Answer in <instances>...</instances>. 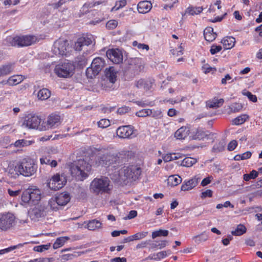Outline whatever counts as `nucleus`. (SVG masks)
Wrapping results in <instances>:
<instances>
[{
	"label": "nucleus",
	"mask_w": 262,
	"mask_h": 262,
	"mask_svg": "<svg viewBox=\"0 0 262 262\" xmlns=\"http://www.w3.org/2000/svg\"><path fill=\"white\" fill-rule=\"evenodd\" d=\"M182 158V155L180 153H168L163 157L164 162H169Z\"/></svg>",
	"instance_id": "30"
},
{
	"label": "nucleus",
	"mask_w": 262,
	"mask_h": 262,
	"mask_svg": "<svg viewBox=\"0 0 262 262\" xmlns=\"http://www.w3.org/2000/svg\"><path fill=\"white\" fill-rule=\"evenodd\" d=\"M105 76L107 80H108L111 83L115 82L117 77V72L113 67L106 68L105 70Z\"/></svg>",
	"instance_id": "20"
},
{
	"label": "nucleus",
	"mask_w": 262,
	"mask_h": 262,
	"mask_svg": "<svg viewBox=\"0 0 262 262\" xmlns=\"http://www.w3.org/2000/svg\"><path fill=\"white\" fill-rule=\"evenodd\" d=\"M237 142L236 140H232L229 142L227 148L229 151L233 150L237 146Z\"/></svg>",
	"instance_id": "61"
},
{
	"label": "nucleus",
	"mask_w": 262,
	"mask_h": 262,
	"mask_svg": "<svg viewBox=\"0 0 262 262\" xmlns=\"http://www.w3.org/2000/svg\"><path fill=\"white\" fill-rule=\"evenodd\" d=\"M32 213L35 217L39 218L43 215V211L38 208H35L33 209Z\"/></svg>",
	"instance_id": "60"
},
{
	"label": "nucleus",
	"mask_w": 262,
	"mask_h": 262,
	"mask_svg": "<svg viewBox=\"0 0 262 262\" xmlns=\"http://www.w3.org/2000/svg\"><path fill=\"white\" fill-rule=\"evenodd\" d=\"M57 203L55 198H52L49 201V206L52 210L57 211L59 209V206H60Z\"/></svg>",
	"instance_id": "47"
},
{
	"label": "nucleus",
	"mask_w": 262,
	"mask_h": 262,
	"mask_svg": "<svg viewBox=\"0 0 262 262\" xmlns=\"http://www.w3.org/2000/svg\"><path fill=\"white\" fill-rule=\"evenodd\" d=\"M148 234L147 231H142L132 235L134 241L140 240L146 237Z\"/></svg>",
	"instance_id": "45"
},
{
	"label": "nucleus",
	"mask_w": 262,
	"mask_h": 262,
	"mask_svg": "<svg viewBox=\"0 0 262 262\" xmlns=\"http://www.w3.org/2000/svg\"><path fill=\"white\" fill-rule=\"evenodd\" d=\"M134 133V128L130 125H124L119 127L116 134L120 138H131Z\"/></svg>",
	"instance_id": "15"
},
{
	"label": "nucleus",
	"mask_w": 262,
	"mask_h": 262,
	"mask_svg": "<svg viewBox=\"0 0 262 262\" xmlns=\"http://www.w3.org/2000/svg\"><path fill=\"white\" fill-rule=\"evenodd\" d=\"M60 116H48L47 119H43V126L41 128L43 130L55 128L60 125Z\"/></svg>",
	"instance_id": "12"
},
{
	"label": "nucleus",
	"mask_w": 262,
	"mask_h": 262,
	"mask_svg": "<svg viewBox=\"0 0 262 262\" xmlns=\"http://www.w3.org/2000/svg\"><path fill=\"white\" fill-rule=\"evenodd\" d=\"M208 236L207 235L202 233L200 235L194 236L193 239L194 240L196 243H200L202 242L205 241L207 239Z\"/></svg>",
	"instance_id": "51"
},
{
	"label": "nucleus",
	"mask_w": 262,
	"mask_h": 262,
	"mask_svg": "<svg viewBox=\"0 0 262 262\" xmlns=\"http://www.w3.org/2000/svg\"><path fill=\"white\" fill-rule=\"evenodd\" d=\"M14 68V63H9L0 67V77L10 74Z\"/></svg>",
	"instance_id": "25"
},
{
	"label": "nucleus",
	"mask_w": 262,
	"mask_h": 262,
	"mask_svg": "<svg viewBox=\"0 0 262 262\" xmlns=\"http://www.w3.org/2000/svg\"><path fill=\"white\" fill-rule=\"evenodd\" d=\"M15 223V216L11 213L0 214V229L7 231L12 228Z\"/></svg>",
	"instance_id": "9"
},
{
	"label": "nucleus",
	"mask_w": 262,
	"mask_h": 262,
	"mask_svg": "<svg viewBox=\"0 0 262 262\" xmlns=\"http://www.w3.org/2000/svg\"><path fill=\"white\" fill-rule=\"evenodd\" d=\"M224 100L222 98L218 99L214 97L206 102V106L207 108L215 109L222 106Z\"/></svg>",
	"instance_id": "19"
},
{
	"label": "nucleus",
	"mask_w": 262,
	"mask_h": 262,
	"mask_svg": "<svg viewBox=\"0 0 262 262\" xmlns=\"http://www.w3.org/2000/svg\"><path fill=\"white\" fill-rule=\"evenodd\" d=\"M126 4V0H120L116 3L115 6L112 9V11H117L123 7Z\"/></svg>",
	"instance_id": "52"
},
{
	"label": "nucleus",
	"mask_w": 262,
	"mask_h": 262,
	"mask_svg": "<svg viewBox=\"0 0 262 262\" xmlns=\"http://www.w3.org/2000/svg\"><path fill=\"white\" fill-rule=\"evenodd\" d=\"M243 108V105L241 103H233L229 106L230 111L229 113H236L239 112Z\"/></svg>",
	"instance_id": "39"
},
{
	"label": "nucleus",
	"mask_w": 262,
	"mask_h": 262,
	"mask_svg": "<svg viewBox=\"0 0 262 262\" xmlns=\"http://www.w3.org/2000/svg\"><path fill=\"white\" fill-rule=\"evenodd\" d=\"M152 4L148 1L140 2L137 6L138 11L140 13H146L150 11Z\"/></svg>",
	"instance_id": "22"
},
{
	"label": "nucleus",
	"mask_w": 262,
	"mask_h": 262,
	"mask_svg": "<svg viewBox=\"0 0 262 262\" xmlns=\"http://www.w3.org/2000/svg\"><path fill=\"white\" fill-rule=\"evenodd\" d=\"M22 246H23V245L21 244H19L17 245L11 246L8 248L1 250H0V254L2 255V254H4L6 253H8L12 250H13L16 249L17 248H18L19 247H21Z\"/></svg>",
	"instance_id": "54"
},
{
	"label": "nucleus",
	"mask_w": 262,
	"mask_h": 262,
	"mask_svg": "<svg viewBox=\"0 0 262 262\" xmlns=\"http://www.w3.org/2000/svg\"><path fill=\"white\" fill-rule=\"evenodd\" d=\"M168 231L167 230L160 229L157 231H154L152 233V238H155L159 236H167L168 234Z\"/></svg>",
	"instance_id": "41"
},
{
	"label": "nucleus",
	"mask_w": 262,
	"mask_h": 262,
	"mask_svg": "<svg viewBox=\"0 0 262 262\" xmlns=\"http://www.w3.org/2000/svg\"><path fill=\"white\" fill-rule=\"evenodd\" d=\"M189 128L186 126H182L179 128L174 133V137L179 140H183L189 134Z\"/></svg>",
	"instance_id": "21"
},
{
	"label": "nucleus",
	"mask_w": 262,
	"mask_h": 262,
	"mask_svg": "<svg viewBox=\"0 0 262 262\" xmlns=\"http://www.w3.org/2000/svg\"><path fill=\"white\" fill-rule=\"evenodd\" d=\"M221 42L226 49H231L234 47L235 43V39L232 36H228L224 38Z\"/></svg>",
	"instance_id": "28"
},
{
	"label": "nucleus",
	"mask_w": 262,
	"mask_h": 262,
	"mask_svg": "<svg viewBox=\"0 0 262 262\" xmlns=\"http://www.w3.org/2000/svg\"><path fill=\"white\" fill-rule=\"evenodd\" d=\"M258 175V173L255 170H252L249 173L244 174L243 175V179L245 181H249L251 179H255Z\"/></svg>",
	"instance_id": "37"
},
{
	"label": "nucleus",
	"mask_w": 262,
	"mask_h": 262,
	"mask_svg": "<svg viewBox=\"0 0 262 262\" xmlns=\"http://www.w3.org/2000/svg\"><path fill=\"white\" fill-rule=\"evenodd\" d=\"M102 3V2H101V1L85 3L83 5V6L82 8V11L86 12L87 10L85 11V9L93 8L94 6H95L96 5H98L101 4Z\"/></svg>",
	"instance_id": "49"
},
{
	"label": "nucleus",
	"mask_w": 262,
	"mask_h": 262,
	"mask_svg": "<svg viewBox=\"0 0 262 262\" xmlns=\"http://www.w3.org/2000/svg\"><path fill=\"white\" fill-rule=\"evenodd\" d=\"M21 80V77H20L19 76H13L8 79V82L11 85H16L20 83Z\"/></svg>",
	"instance_id": "46"
},
{
	"label": "nucleus",
	"mask_w": 262,
	"mask_h": 262,
	"mask_svg": "<svg viewBox=\"0 0 262 262\" xmlns=\"http://www.w3.org/2000/svg\"><path fill=\"white\" fill-rule=\"evenodd\" d=\"M91 191L97 195L110 194L113 185L108 178L101 177L100 178H95L91 183L90 186Z\"/></svg>",
	"instance_id": "3"
},
{
	"label": "nucleus",
	"mask_w": 262,
	"mask_h": 262,
	"mask_svg": "<svg viewBox=\"0 0 262 262\" xmlns=\"http://www.w3.org/2000/svg\"><path fill=\"white\" fill-rule=\"evenodd\" d=\"M196 159L191 157H186L181 162V165L184 167H191L196 163Z\"/></svg>",
	"instance_id": "34"
},
{
	"label": "nucleus",
	"mask_w": 262,
	"mask_h": 262,
	"mask_svg": "<svg viewBox=\"0 0 262 262\" xmlns=\"http://www.w3.org/2000/svg\"><path fill=\"white\" fill-rule=\"evenodd\" d=\"M21 175L25 177H30L36 173L37 165L33 159L29 156L19 160Z\"/></svg>",
	"instance_id": "4"
},
{
	"label": "nucleus",
	"mask_w": 262,
	"mask_h": 262,
	"mask_svg": "<svg viewBox=\"0 0 262 262\" xmlns=\"http://www.w3.org/2000/svg\"><path fill=\"white\" fill-rule=\"evenodd\" d=\"M67 183V179L63 175L56 173L52 177L48 183V187L52 190H58L62 188Z\"/></svg>",
	"instance_id": "10"
},
{
	"label": "nucleus",
	"mask_w": 262,
	"mask_h": 262,
	"mask_svg": "<svg viewBox=\"0 0 262 262\" xmlns=\"http://www.w3.org/2000/svg\"><path fill=\"white\" fill-rule=\"evenodd\" d=\"M130 109L126 106H123L120 108H119L117 110V113L120 115H123L124 114L128 113Z\"/></svg>",
	"instance_id": "63"
},
{
	"label": "nucleus",
	"mask_w": 262,
	"mask_h": 262,
	"mask_svg": "<svg viewBox=\"0 0 262 262\" xmlns=\"http://www.w3.org/2000/svg\"><path fill=\"white\" fill-rule=\"evenodd\" d=\"M249 118V116H237L236 118L233 119L232 124L238 125L244 123Z\"/></svg>",
	"instance_id": "36"
},
{
	"label": "nucleus",
	"mask_w": 262,
	"mask_h": 262,
	"mask_svg": "<svg viewBox=\"0 0 262 262\" xmlns=\"http://www.w3.org/2000/svg\"><path fill=\"white\" fill-rule=\"evenodd\" d=\"M111 124V121L109 119H102L98 122V125L100 128H106Z\"/></svg>",
	"instance_id": "48"
},
{
	"label": "nucleus",
	"mask_w": 262,
	"mask_h": 262,
	"mask_svg": "<svg viewBox=\"0 0 262 262\" xmlns=\"http://www.w3.org/2000/svg\"><path fill=\"white\" fill-rule=\"evenodd\" d=\"M105 61L101 57H97L93 60L91 67L87 68L86 75L89 78H93L97 75L105 66Z\"/></svg>",
	"instance_id": "7"
},
{
	"label": "nucleus",
	"mask_w": 262,
	"mask_h": 262,
	"mask_svg": "<svg viewBox=\"0 0 262 262\" xmlns=\"http://www.w3.org/2000/svg\"><path fill=\"white\" fill-rule=\"evenodd\" d=\"M10 143V139L9 137H4L0 139V145L5 148H7Z\"/></svg>",
	"instance_id": "50"
},
{
	"label": "nucleus",
	"mask_w": 262,
	"mask_h": 262,
	"mask_svg": "<svg viewBox=\"0 0 262 262\" xmlns=\"http://www.w3.org/2000/svg\"><path fill=\"white\" fill-rule=\"evenodd\" d=\"M141 173V169L136 165L124 166L119 171V178L123 181H136Z\"/></svg>",
	"instance_id": "5"
},
{
	"label": "nucleus",
	"mask_w": 262,
	"mask_h": 262,
	"mask_svg": "<svg viewBox=\"0 0 262 262\" xmlns=\"http://www.w3.org/2000/svg\"><path fill=\"white\" fill-rule=\"evenodd\" d=\"M29 192H30V196L31 201H38L41 198L40 190L37 188H29Z\"/></svg>",
	"instance_id": "26"
},
{
	"label": "nucleus",
	"mask_w": 262,
	"mask_h": 262,
	"mask_svg": "<svg viewBox=\"0 0 262 262\" xmlns=\"http://www.w3.org/2000/svg\"><path fill=\"white\" fill-rule=\"evenodd\" d=\"M91 169V165L83 159L71 164L70 167L72 176L77 181H83L86 179Z\"/></svg>",
	"instance_id": "2"
},
{
	"label": "nucleus",
	"mask_w": 262,
	"mask_h": 262,
	"mask_svg": "<svg viewBox=\"0 0 262 262\" xmlns=\"http://www.w3.org/2000/svg\"><path fill=\"white\" fill-rule=\"evenodd\" d=\"M225 145L223 142H219L215 143L212 148V150L214 152H219L224 150Z\"/></svg>",
	"instance_id": "44"
},
{
	"label": "nucleus",
	"mask_w": 262,
	"mask_h": 262,
	"mask_svg": "<svg viewBox=\"0 0 262 262\" xmlns=\"http://www.w3.org/2000/svg\"><path fill=\"white\" fill-rule=\"evenodd\" d=\"M30 192L28 188L24 190L21 195V200L24 203H27L31 201Z\"/></svg>",
	"instance_id": "42"
},
{
	"label": "nucleus",
	"mask_w": 262,
	"mask_h": 262,
	"mask_svg": "<svg viewBox=\"0 0 262 262\" xmlns=\"http://www.w3.org/2000/svg\"><path fill=\"white\" fill-rule=\"evenodd\" d=\"M208 136L207 133L203 129H198L194 135L195 139L202 140Z\"/></svg>",
	"instance_id": "40"
},
{
	"label": "nucleus",
	"mask_w": 262,
	"mask_h": 262,
	"mask_svg": "<svg viewBox=\"0 0 262 262\" xmlns=\"http://www.w3.org/2000/svg\"><path fill=\"white\" fill-rule=\"evenodd\" d=\"M202 70L205 74H207L210 72H214L216 71V69L210 67L208 64H205L202 66Z\"/></svg>",
	"instance_id": "53"
},
{
	"label": "nucleus",
	"mask_w": 262,
	"mask_h": 262,
	"mask_svg": "<svg viewBox=\"0 0 262 262\" xmlns=\"http://www.w3.org/2000/svg\"><path fill=\"white\" fill-rule=\"evenodd\" d=\"M118 25V22L115 20H109L106 25V28L109 29H113L115 28Z\"/></svg>",
	"instance_id": "58"
},
{
	"label": "nucleus",
	"mask_w": 262,
	"mask_h": 262,
	"mask_svg": "<svg viewBox=\"0 0 262 262\" xmlns=\"http://www.w3.org/2000/svg\"><path fill=\"white\" fill-rule=\"evenodd\" d=\"M168 255L167 252L166 251H160L156 254L153 255L152 259L156 260H160L165 257Z\"/></svg>",
	"instance_id": "43"
},
{
	"label": "nucleus",
	"mask_w": 262,
	"mask_h": 262,
	"mask_svg": "<svg viewBox=\"0 0 262 262\" xmlns=\"http://www.w3.org/2000/svg\"><path fill=\"white\" fill-rule=\"evenodd\" d=\"M82 39H80V38H78L75 42L74 48L76 51H80L83 49V47L82 46Z\"/></svg>",
	"instance_id": "55"
},
{
	"label": "nucleus",
	"mask_w": 262,
	"mask_h": 262,
	"mask_svg": "<svg viewBox=\"0 0 262 262\" xmlns=\"http://www.w3.org/2000/svg\"><path fill=\"white\" fill-rule=\"evenodd\" d=\"M20 168L19 160L17 162H10L6 168V172L10 178H16L21 175Z\"/></svg>",
	"instance_id": "14"
},
{
	"label": "nucleus",
	"mask_w": 262,
	"mask_h": 262,
	"mask_svg": "<svg viewBox=\"0 0 262 262\" xmlns=\"http://www.w3.org/2000/svg\"><path fill=\"white\" fill-rule=\"evenodd\" d=\"M168 184L172 186H176L180 184L182 182V178L179 175H172L168 178Z\"/></svg>",
	"instance_id": "29"
},
{
	"label": "nucleus",
	"mask_w": 262,
	"mask_h": 262,
	"mask_svg": "<svg viewBox=\"0 0 262 262\" xmlns=\"http://www.w3.org/2000/svg\"><path fill=\"white\" fill-rule=\"evenodd\" d=\"M199 178L194 177L188 180H185L181 185V190L182 191H188L194 188L198 185Z\"/></svg>",
	"instance_id": "18"
},
{
	"label": "nucleus",
	"mask_w": 262,
	"mask_h": 262,
	"mask_svg": "<svg viewBox=\"0 0 262 262\" xmlns=\"http://www.w3.org/2000/svg\"><path fill=\"white\" fill-rule=\"evenodd\" d=\"M107 57L113 63L118 64L122 62L123 56L118 49H110L106 53Z\"/></svg>",
	"instance_id": "16"
},
{
	"label": "nucleus",
	"mask_w": 262,
	"mask_h": 262,
	"mask_svg": "<svg viewBox=\"0 0 262 262\" xmlns=\"http://www.w3.org/2000/svg\"><path fill=\"white\" fill-rule=\"evenodd\" d=\"M213 180V178L212 176H209L204 178L201 182V185L203 187L207 186L209 184H210L211 181Z\"/></svg>",
	"instance_id": "62"
},
{
	"label": "nucleus",
	"mask_w": 262,
	"mask_h": 262,
	"mask_svg": "<svg viewBox=\"0 0 262 262\" xmlns=\"http://www.w3.org/2000/svg\"><path fill=\"white\" fill-rule=\"evenodd\" d=\"M212 191L210 189H207L201 193V198L202 199H205L206 198H211L212 196Z\"/></svg>",
	"instance_id": "56"
},
{
	"label": "nucleus",
	"mask_w": 262,
	"mask_h": 262,
	"mask_svg": "<svg viewBox=\"0 0 262 262\" xmlns=\"http://www.w3.org/2000/svg\"><path fill=\"white\" fill-rule=\"evenodd\" d=\"M55 199L57 201V204L60 206L66 205L70 200V195L68 193H60L57 195Z\"/></svg>",
	"instance_id": "24"
},
{
	"label": "nucleus",
	"mask_w": 262,
	"mask_h": 262,
	"mask_svg": "<svg viewBox=\"0 0 262 262\" xmlns=\"http://www.w3.org/2000/svg\"><path fill=\"white\" fill-rule=\"evenodd\" d=\"M68 42L67 40L59 39L55 41L52 51L55 55H67Z\"/></svg>",
	"instance_id": "11"
},
{
	"label": "nucleus",
	"mask_w": 262,
	"mask_h": 262,
	"mask_svg": "<svg viewBox=\"0 0 262 262\" xmlns=\"http://www.w3.org/2000/svg\"><path fill=\"white\" fill-rule=\"evenodd\" d=\"M41 116H31L25 121L24 124L30 128H34L43 130L41 128L43 126V119L40 118Z\"/></svg>",
	"instance_id": "13"
},
{
	"label": "nucleus",
	"mask_w": 262,
	"mask_h": 262,
	"mask_svg": "<svg viewBox=\"0 0 262 262\" xmlns=\"http://www.w3.org/2000/svg\"><path fill=\"white\" fill-rule=\"evenodd\" d=\"M59 159L58 161L54 159L52 155L50 153H48L43 155L40 158V163L41 165L46 164L50 166L52 168L56 167L58 165V162H60Z\"/></svg>",
	"instance_id": "17"
},
{
	"label": "nucleus",
	"mask_w": 262,
	"mask_h": 262,
	"mask_svg": "<svg viewBox=\"0 0 262 262\" xmlns=\"http://www.w3.org/2000/svg\"><path fill=\"white\" fill-rule=\"evenodd\" d=\"M32 142L31 141L26 140L25 139H21L16 140L14 143V146L15 147H24L30 145Z\"/></svg>",
	"instance_id": "35"
},
{
	"label": "nucleus",
	"mask_w": 262,
	"mask_h": 262,
	"mask_svg": "<svg viewBox=\"0 0 262 262\" xmlns=\"http://www.w3.org/2000/svg\"><path fill=\"white\" fill-rule=\"evenodd\" d=\"M69 239L68 236H62L57 238L54 243L53 244V247L54 249H58L64 245L65 243Z\"/></svg>",
	"instance_id": "31"
},
{
	"label": "nucleus",
	"mask_w": 262,
	"mask_h": 262,
	"mask_svg": "<svg viewBox=\"0 0 262 262\" xmlns=\"http://www.w3.org/2000/svg\"><path fill=\"white\" fill-rule=\"evenodd\" d=\"M243 94L244 95H246L248 97V99L253 102H255L257 101V97L255 95H253L251 92H243Z\"/></svg>",
	"instance_id": "59"
},
{
	"label": "nucleus",
	"mask_w": 262,
	"mask_h": 262,
	"mask_svg": "<svg viewBox=\"0 0 262 262\" xmlns=\"http://www.w3.org/2000/svg\"><path fill=\"white\" fill-rule=\"evenodd\" d=\"M8 41L12 46L24 47L35 43L37 38L33 35H16L9 37Z\"/></svg>",
	"instance_id": "6"
},
{
	"label": "nucleus",
	"mask_w": 262,
	"mask_h": 262,
	"mask_svg": "<svg viewBox=\"0 0 262 262\" xmlns=\"http://www.w3.org/2000/svg\"><path fill=\"white\" fill-rule=\"evenodd\" d=\"M48 246L47 245H40V246H35L34 247V250L35 251H37V252H42L46 250H47L48 249Z\"/></svg>",
	"instance_id": "64"
},
{
	"label": "nucleus",
	"mask_w": 262,
	"mask_h": 262,
	"mask_svg": "<svg viewBox=\"0 0 262 262\" xmlns=\"http://www.w3.org/2000/svg\"><path fill=\"white\" fill-rule=\"evenodd\" d=\"M247 229L244 225L239 224L237 225L235 230L231 232V233L235 236H241L245 233Z\"/></svg>",
	"instance_id": "33"
},
{
	"label": "nucleus",
	"mask_w": 262,
	"mask_h": 262,
	"mask_svg": "<svg viewBox=\"0 0 262 262\" xmlns=\"http://www.w3.org/2000/svg\"><path fill=\"white\" fill-rule=\"evenodd\" d=\"M102 224L96 219L89 221L87 224V228L90 230H95L102 228Z\"/></svg>",
	"instance_id": "27"
},
{
	"label": "nucleus",
	"mask_w": 262,
	"mask_h": 262,
	"mask_svg": "<svg viewBox=\"0 0 262 262\" xmlns=\"http://www.w3.org/2000/svg\"><path fill=\"white\" fill-rule=\"evenodd\" d=\"M95 154L98 157L99 164L105 166L125 163L134 156V153L132 150L123 149L115 152V149L111 146L96 148Z\"/></svg>",
	"instance_id": "1"
},
{
	"label": "nucleus",
	"mask_w": 262,
	"mask_h": 262,
	"mask_svg": "<svg viewBox=\"0 0 262 262\" xmlns=\"http://www.w3.org/2000/svg\"><path fill=\"white\" fill-rule=\"evenodd\" d=\"M204 35L205 39L209 42L212 41L216 38L217 34L213 32V29L212 27H207L204 31Z\"/></svg>",
	"instance_id": "23"
},
{
	"label": "nucleus",
	"mask_w": 262,
	"mask_h": 262,
	"mask_svg": "<svg viewBox=\"0 0 262 262\" xmlns=\"http://www.w3.org/2000/svg\"><path fill=\"white\" fill-rule=\"evenodd\" d=\"M80 39H82V46H88L93 43L94 39L92 35H88L86 36H83L79 37Z\"/></svg>",
	"instance_id": "38"
},
{
	"label": "nucleus",
	"mask_w": 262,
	"mask_h": 262,
	"mask_svg": "<svg viewBox=\"0 0 262 262\" xmlns=\"http://www.w3.org/2000/svg\"><path fill=\"white\" fill-rule=\"evenodd\" d=\"M75 71V66L70 62H64L56 66L54 72L60 77L68 78L71 77Z\"/></svg>",
	"instance_id": "8"
},
{
	"label": "nucleus",
	"mask_w": 262,
	"mask_h": 262,
	"mask_svg": "<svg viewBox=\"0 0 262 262\" xmlns=\"http://www.w3.org/2000/svg\"><path fill=\"white\" fill-rule=\"evenodd\" d=\"M222 49V47L221 46L213 45L211 47L210 52L212 55H214L221 51Z\"/></svg>",
	"instance_id": "57"
},
{
	"label": "nucleus",
	"mask_w": 262,
	"mask_h": 262,
	"mask_svg": "<svg viewBox=\"0 0 262 262\" xmlns=\"http://www.w3.org/2000/svg\"><path fill=\"white\" fill-rule=\"evenodd\" d=\"M50 95L51 92L48 89H42L38 92L37 97L40 100H45L48 99Z\"/></svg>",
	"instance_id": "32"
}]
</instances>
